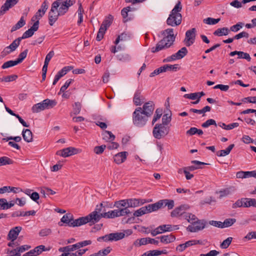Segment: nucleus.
<instances>
[{
	"mask_svg": "<svg viewBox=\"0 0 256 256\" xmlns=\"http://www.w3.org/2000/svg\"><path fill=\"white\" fill-rule=\"evenodd\" d=\"M173 31L172 28H168L163 31L162 34L165 36L156 44V46L151 48V52L156 53L170 48L173 44L176 38Z\"/></svg>",
	"mask_w": 256,
	"mask_h": 256,
	"instance_id": "nucleus-1",
	"label": "nucleus"
},
{
	"mask_svg": "<svg viewBox=\"0 0 256 256\" xmlns=\"http://www.w3.org/2000/svg\"><path fill=\"white\" fill-rule=\"evenodd\" d=\"M160 68L163 72H166L167 71L176 72L180 69L178 64H175L174 65L166 64L160 66Z\"/></svg>",
	"mask_w": 256,
	"mask_h": 256,
	"instance_id": "nucleus-24",
	"label": "nucleus"
},
{
	"mask_svg": "<svg viewBox=\"0 0 256 256\" xmlns=\"http://www.w3.org/2000/svg\"><path fill=\"white\" fill-rule=\"evenodd\" d=\"M170 128L160 123L156 124L152 130V135L155 138L160 140L168 134Z\"/></svg>",
	"mask_w": 256,
	"mask_h": 256,
	"instance_id": "nucleus-4",
	"label": "nucleus"
},
{
	"mask_svg": "<svg viewBox=\"0 0 256 256\" xmlns=\"http://www.w3.org/2000/svg\"><path fill=\"white\" fill-rule=\"evenodd\" d=\"M252 238L256 239V231L249 232L243 238L244 241L250 240Z\"/></svg>",
	"mask_w": 256,
	"mask_h": 256,
	"instance_id": "nucleus-55",
	"label": "nucleus"
},
{
	"mask_svg": "<svg viewBox=\"0 0 256 256\" xmlns=\"http://www.w3.org/2000/svg\"><path fill=\"white\" fill-rule=\"evenodd\" d=\"M18 2V0H6L4 4L2 6L0 12H6L12 6H14Z\"/></svg>",
	"mask_w": 256,
	"mask_h": 256,
	"instance_id": "nucleus-23",
	"label": "nucleus"
},
{
	"mask_svg": "<svg viewBox=\"0 0 256 256\" xmlns=\"http://www.w3.org/2000/svg\"><path fill=\"white\" fill-rule=\"evenodd\" d=\"M132 8L130 6L124 8L121 11V14L124 18H126L128 16V12L132 10Z\"/></svg>",
	"mask_w": 256,
	"mask_h": 256,
	"instance_id": "nucleus-64",
	"label": "nucleus"
},
{
	"mask_svg": "<svg viewBox=\"0 0 256 256\" xmlns=\"http://www.w3.org/2000/svg\"><path fill=\"white\" fill-rule=\"evenodd\" d=\"M30 248V246L28 245H24V246H20L19 248H17L12 250L11 252H15V254L18 253V254H20V256L21 252H23L25 250H28Z\"/></svg>",
	"mask_w": 256,
	"mask_h": 256,
	"instance_id": "nucleus-42",
	"label": "nucleus"
},
{
	"mask_svg": "<svg viewBox=\"0 0 256 256\" xmlns=\"http://www.w3.org/2000/svg\"><path fill=\"white\" fill-rule=\"evenodd\" d=\"M103 139L107 141H112L115 138V136L110 131L106 130L103 133Z\"/></svg>",
	"mask_w": 256,
	"mask_h": 256,
	"instance_id": "nucleus-39",
	"label": "nucleus"
},
{
	"mask_svg": "<svg viewBox=\"0 0 256 256\" xmlns=\"http://www.w3.org/2000/svg\"><path fill=\"white\" fill-rule=\"evenodd\" d=\"M154 109V104L152 102L150 101L145 103L142 108V111L148 117L150 116Z\"/></svg>",
	"mask_w": 256,
	"mask_h": 256,
	"instance_id": "nucleus-16",
	"label": "nucleus"
},
{
	"mask_svg": "<svg viewBox=\"0 0 256 256\" xmlns=\"http://www.w3.org/2000/svg\"><path fill=\"white\" fill-rule=\"evenodd\" d=\"M39 26V22L36 20L33 26L29 28L28 30H26L22 34V37H20L21 40L25 39L30 37H31L34 34V32H36Z\"/></svg>",
	"mask_w": 256,
	"mask_h": 256,
	"instance_id": "nucleus-15",
	"label": "nucleus"
},
{
	"mask_svg": "<svg viewBox=\"0 0 256 256\" xmlns=\"http://www.w3.org/2000/svg\"><path fill=\"white\" fill-rule=\"evenodd\" d=\"M232 237H228L226 240H224L220 244L221 248H226L230 245L232 242Z\"/></svg>",
	"mask_w": 256,
	"mask_h": 256,
	"instance_id": "nucleus-58",
	"label": "nucleus"
},
{
	"mask_svg": "<svg viewBox=\"0 0 256 256\" xmlns=\"http://www.w3.org/2000/svg\"><path fill=\"white\" fill-rule=\"evenodd\" d=\"M188 52L186 47H183L181 49H180L176 54V56H178V58L179 60L182 58L184 56H186Z\"/></svg>",
	"mask_w": 256,
	"mask_h": 256,
	"instance_id": "nucleus-47",
	"label": "nucleus"
},
{
	"mask_svg": "<svg viewBox=\"0 0 256 256\" xmlns=\"http://www.w3.org/2000/svg\"><path fill=\"white\" fill-rule=\"evenodd\" d=\"M46 109H49L56 106L57 102L55 100L46 99L42 102Z\"/></svg>",
	"mask_w": 256,
	"mask_h": 256,
	"instance_id": "nucleus-27",
	"label": "nucleus"
},
{
	"mask_svg": "<svg viewBox=\"0 0 256 256\" xmlns=\"http://www.w3.org/2000/svg\"><path fill=\"white\" fill-rule=\"evenodd\" d=\"M172 120L171 116H168V114H164L162 118V122L160 124L165 126H168Z\"/></svg>",
	"mask_w": 256,
	"mask_h": 256,
	"instance_id": "nucleus-49",
	"label": "nucleus"
},
{
	"mask_svg": "<svg viewBox=\"0 0 256 256\" xmlns=\"http://www.w3.org/2000/svg\"><path fill=\"white\" fill-rule=\"evenodd\" d=\"M106 148V145H102L100 146H96L94 148V152L97 154H102Z\"/></svg>",
	"mask_w": 256,
	"mask_h": 256,
	"instance_id": "nucleus-63",
	"label": "nucleus"
},
{
	"mask_svg": "<svg viewBox=\"0 0 256 256\" xmlns=\"http://www.w3.org/2000/svg\"><path fill=\"white\" fill-rule=\"evenodd\" d=\"M145 199L129 198L128 199L127 204L128 208H136L146 202Z\"/></svg>",
	"mask_w": 256,
	"mask_h": 256,
	"instance_id": "nucleus-17",
	"label": "nucleus"
},
{
	"mask_svg": "<svg viewBox=\"0 0 256 256\" xmlns=\"http://www.w3.org/2000/svg\"><path fill=\"white\" fill-rule=\"evenodd\" d=\"M244 25V24L242 22H239L235 25L232 26L230 28V31H232L233 32H237L240 28H242Z\"/></svg>",
	"mask_w": 256,
	"mask_h": 256,
	"instance_id": "nucleus-52",
	"label": "nucleus"
},
{
	"mask_svg": "<svg viewBox=\"0 0 256 256\" xmlns=\"http://www.w3.org/2000/svg\"><path fill=\"white\" fill-rule=\"evenodd\" d=\"M184 218L188 222L192 224L195 223L196 220H198V218L195 216V215L190 213L184 214Z\"/></svg>",
	"mask_w": 256,
	"mask_h": 256,
	"instance_id": "nucleus-36",
	"label": "nucleus"
},
{
	"mask_svg": "<svg viewBox=\"0 0 256 256\" xmlns=\"http://www.w3.org/2000/svg\"><path fill=\"white\" fill-rule=\"evenodd\" d=\"M160 239L162 242L167 244L174 242L176 238L172 234H169L161 236Z\"/></svg>",
	"mask_w": 256,
	"mask_h": 256,
	"instance_id": "nucleus-29",
	"label": "nucleus"
},
{
	"mask_svg": "<svg viewBox=\"0 0 256 256\" xmlns=\"http://www.w3.org/2000/svg\"><path fill=\"white\" fill-rule=\"evenodd\" d=\"M22 135L24 140L27 142H30L32 141V134L29 129H24L22 132Z\"/></svg>",
	"mask_w": 256,
	"mask_h": 256,
	"instance_id": "nucleus-25",
	"label": "nucleus"
},
{
	"mask_svg": "<svg viewBox=\"0 0 256 256\" xmlns=\"http://www.w3.org/2000/svg\"><path fill=\"white\" fill-rule=\"evenodd\" d=\"M236 190L234 186L226 188L220 190L218 193L220 194V198H222L223 197L226 196L230 194L232 192H234Z\"/></svg>",
	"mask_w": 256,
	"mask_h": 256,
	"instance_id": "nucleus-32",
	"label": "nucleus"
},
{
	"mask_svg": "<svg viewBox=\"0 0 256 256\" xmlns=\"http://www.w3.org/2000/svg\"><path fill=\"white\" fill-rule=\"evenodd\" d=\"M154 204H148L145 206H143L140 208L138 209V210H136L133 215V217H131L130 218H128L126 222V223H130L132 222L135 219L136 217H139L140 216L144 214H148L150 212H152L155 211V210L154 209Z\"/></svg>",
	"mask_w": 256,
	"mask_h": 256,
	"instance_id": "nucleus-8",
	"label": "nucleus"
},
{
	"mask_svg": "<svg viewBox=\"0 0 256 256\" xmlns=\"http://www.w3.org/2000/svg\"><path fill=\"white\" fill-rule=\"evenodd\" d=\"M60 0L54 1L52 4L51 8L48 12V22L50 26H52L58 19V16H60L58 8L60 6Z\"/></svg>",
	"mask_w": 256,
	"mask_h": 256,
	"instance_id": "nucleus-6",
	"label": "nucleus"
},
{
	"mask_svg": "<svg viewBox=\"0 0 256 256\" xmlns=\"http://www.w3.org/2000/svg\"><path fill=\"white\" fill-rule=\"evenodd\" d=\"M230 32V30L228 28H218L214 32V34L218 36H227Z\"/></svg>",
	"mask_w": 256,
	"mask_h": 256,
	"instance_id": "nucleus-26",
	"label": "nucleus"
},
{
	"mask_svg": "<svg viewBox=\"0 0 256 256\" xmlns=\"http://www.w3.org/2000/svg\"><path fill=\"white\" fill-rule=\"evenodd\" d=\"M206 222L204 220H196L195 223L192 224V226H189L188 230L190 232H197L203 230L206 226Z\"/></svg>",
	"mask_w": 256,
	"mask_h": 256,
	"instance_id": "nucleus-13",
	"label": "nucleus"
},
{
	"mask_svg": "<svg viewBox=\"0 0 256 256\" xmlns=\"http://www.w3.org/2000/svg\"><path fill=\"white\" fill-rule=\"evenodd\" d=\"M18 190V188L11 187L10 186H4L0 188V194H4L5 192H12L14 193H16V191H14V190Z\"/></svg>",
	"mask_w": 256,
	"mask_h": 256,
	"instance_id": "nucleus-41",
	"label": "nucleus"
},
{
	"mask_svg": "<svg viewBox=\"0 0 256 256\" xmlns=\"http://www.w3.org/2000/svg\"><path fill=\"white\" fill-rule=\"evenodd\" d=\"M182 6L180 1L176 4L166 20L168 25L172 26H179L182 21V16L180 12L182 11Z\"/></svg>",
	"mask_w": 256,
	"mask_h": 256,
	"instance_id": "nucleus-2",
	"label": "nucleus"
},
{
	"mask_svg": "<svg viewBox=\"0 0 256 256\" xmlns=\"http://www.w3.org/2000/svg\"><path fill=\"white\" fill-rule=\"evenodd\" d=\"M112 20L113 16L112 15L109 14L105 18L100 28H102L103 29L106 28V30L111 25Z\"/></svg>",
	"mask_w": 256,
	"mask_h": 256,
	"instance_id": "nucleus-28",
	"label": "nucleus"
},
{
	"mask_svg": "<svg viewBox=\"0 0 256 256\" xmlns=\"http://www.w3.org/2000/svg\"><path fill=\"white\" fill-rule=\"evenodd\" d=\"M244 208L253 206L256 208V200L255 198H244Z\"/></svg>",
	"mask_w": 256,
	"mask_h": 256,
	"instance_id": "nucleus-33",
	"label": "nucleus"
},
{
	"mask_svg": "<svg viewBox=\"0 0 256 256\" xmlns=\"http://www.w3.org/2000/svg\"><path fill=\"white\" fill-rule=\"evenodd\" d=\"M234 144H230L226 150H220L216 152V155L218 156H224L228 154L234 148Z\"/></svg>",
	"mask_w": 256,
	"mask_h": 256,
	"instance_id": "nucleus-31",
	"label": "nucleus"
},
{
	"mask_svg": "<svg viewBox=\"0 0 256 256\" xmlns=\"http://www.w3.org/2000/svg\"><path fill=\"white\" fill-rule=\"evenodd\" d=\"M80 218L74 220V216L70 213H68L64 214L62 218L60 219V222L58 223L59 226H62V224L60 222L66 224V226L70 227L79 226H81L80 220Z\"/></svg>",
	"mask_w": 256,
	"mask_h": 256,
	"instance_id": "nucleus-7",
	"label": "nucleus"
},
{
	"mask_svg": "<svg viewBox=\"0 0 256 256\" xmlns=\"http://www.w3.org/2000/svg\"><path fill=\"white\" fill-rule=\"evenodd\" d=\"M149 238H144L140 239H137L134 242V245L136 246H140L142 245H145L148 244Z\"/></svg>",
	"mask_w": 256,
	"mask_h": 256,
	"instance_id": "nucleus-37",
	"label": "nucleus"
},
{
	"mask_svg": "<svg viewBox=\"0 0 256 256\" xmlns=\"http://www.w3.org/2000/svg\"><path fill=\"white\" fill-rule=\"evenodd\" d=\"M127 202L128 199L116 201L114 203V206L118 208H120V206L126 208L128 207Z\"/></svg>",
	"mask_w": 256,
	"mask_h": 256,
	"instance_id": "nucleus-51",
	"label": "nucleus"
},
{
	"mask_svg": "<svg viewBox=\"0 0 256 256\" xmlns=\"http://www.w3.org/2000/svg\"><path fill=\"white\" fill-rule=\"evenodd\" d=\"M189 208V206L188 204L182 205L176 208L171 212V216L172 217H178L181 216L184 218V215L186 212L185 210Z\"/></svg>",
	"mask_w": 256,
	"mask_h": 256,
	"instance_id": "nucleus-14",
	"label": "nucleus"
},
{
	"mask_svg": "<svg viewBox=\"0 0 256 256\" xmlns=\"http://www.w3.org/2000/svg\"><path fill=\"white\" fill-rule=\"evenodd\" d=\"M28 52V50L26 49L19 54L18 58L16 60L18 64L22 62V61L26 58Z\"/></svg>",
	"mask_w": 256,
	"mask_h": 256,
	"instance_id": "nucleus-56",
	"label": "nucleus"
},
{
	"mask_svg": "<svg viewBox=\"0 0 256 256\" xmlns=\"http://www.w3.org/2000/svg\"><path fill=\"white\" fill-rule=\"evenodd\" d=\"M83 12H84V10L82 8V4H80L78 9V18H79V20L78 21V24H80L83 21V16H82Z\"/></svg>",
	"mask_w": 256,
	"mask_h": 256,
	"instance_id": "nucleus-53",
	"label": "nucleus"
},
{
	"mask_svg": "<svg viewBox=\"0 0 256 256\" xmlns=\"http://www.w3.org/2000/svg\"><path fill=\"white\" fill-rule=\"evenodd\" d=\"M211 125H214L215 126H217L215 120L213 119L208 120L206 122L202 124V126L203 128H208Z\"/></svg>",
	"mask_w": 256,
	"mask_h": 256,
	"instance_id": "nucleus-61",
	"label": "nucleus"
},
{
	"mask_svg": "<svg viewBox=\"0 0 256 256\" xmlns=\"http://www.w3.org/2000/svg\"><path fill=\"white\" fill-rule=\"evenodd\" d=\"M160 227H162V228L160 229V230L162 232V234L166 232H171L178 228V226H172L170 224H163L158 226V228Z\"/></svg>",
	"mask_w": 256,
	"mask_h": 256,
	"instance_id": "nucleus-30",
	"label": "nucleus"
},
{
	"mask_svg": "<svg viewBox=\"0 0 256 256\" xmlns=\"http://www.w3.org/2000/svg\"><path fill=\"white\" fill-rule=\"evenodd\" d=\"M78 149L73 147H68L66 148H64L62 150L57 151L56 152V154L58 156H62L64 158H66L72 156L73 154H78Z\"/></svg>",
	"mask_w": 256,
	"mask_h": 256,
	"instance_id": "nucleus-12",
	"label": "nucleus"
},
{
	"mask_svg": "<svg viewBox=\"0 0 256 256\" xmlns=\"http://www.w3.org/2000/svg\"><path fill=\"white\" fill-rule=\"evenodd\" d=\"M118 59L120 61L126 62L130 59V57L128 54H119L117 56Z\"/></svg>",
	"mask_w": 256,
	"mask_h": 256,
	"instance_id": "nucleus-59",
	"label": "nucleus"
},
{
	"mask_svg": "<svg viewBox=\"0 0 256 256\" xmlns=\"http://www.w3.org/2000/svg\"><path fill=\"white\" fill-rule=\"evenodd\" d=\"M73 112L74 114H78L81 110V104L80 102H76L74 103V104L73 106Z\"/></svg>",
	"mask_w": 256,
	"mask_h": 256,
	"instance_id": "nucleus-62",
	"label": "nucleus"
},
{
	"mask_svg": "<svg viewBox=\"0 0 256 256\" xmlns=\"http://www.w3.org/2000/svg\"><path fill=\"white\" fill-rule=\"evenodd\" d=\"M103 218H113L118 217L117 210H110L107 212H103Z\"/></svg>",
	"mask_w": 256,
	"mask_h": 256,
	"instance_id": "nucleus-38",
	"label": "nucleus"
},
{
	"mask_svg": "<svg viewBox=\"0 0 256 256\" xmlns=\"http://www.w3.org/2000/svg\"><path fill=\"white\" fill-rule=\"evenodd\" d=\"M52 233V230L49 228H44L41 230L39 232V235L44 237L50 235Z\"/></svg>",
	"mask_w": 256,
	"mask_h": 256,
	"instance_id": "nucleus-57",
	"label": "nucleus"
},
{
	"mask_svg": "<svg viewBox=\"0 0 256 256\" xmlns=\"http://www.w3.org/2000/svg\"><path fill=\"white\" fill-rule=\"evenodd\" d=\"M162 109L158 108L156 110L155 112V114L152 120V124H154L158 120H159L162 115Z\"/></svg>",
	"mask_w": 256,
	"mask_h": 256,
	"instance_id": "nucleus-46",
	"label": "nucleus"
},
{
	"mask_svg": "<svg viewBox=\"0 0 256 256\" xmlns=\"http://www.w3.org/2000/svg\"><path fill=\"white\" fill-rule=\"evenodd\" d=\"M220 21V18H208L204 20V22L208 24H216Z\"/></svg>",
	"mask_w": 256,
	"mask_h": 256,
	"instance_id": "nucleus-50",
	"label": "nucleus"
},
{
	"mask_svg": "<svg viewBox=\"0 0 256 256\" xmlns=\"http://www.w3.org/2000/svg\"><path fill=\"white\" fill-rule=\"evenodd\" d=\"M22 230V228L20 226L12 228L8 234L7 239L12 241H14L17 238Z\"/></svg>",
	"mask_w": 256,
	"mask_h": 256,
	"instance_id": "nucleus-19",
	"label": "nucleus"
},
{
	"mask_svg": "<svg viewBox=\"0 0 256 256\" xmlns=\"http://www.w3.org/2000/svg\"><path fill=\"white\" fill-rule=\"evenodd\" d=\"M237 54L238 58H244L250 62L251 60L250 56L246 52H244L241 51H234L230 53V56H233Z\"/></svg>",
	"mask_w": 256,
	"mask_h": 256,
	"instance_id": "nucleus-22",
	"label": "nucleus"
},
{
	"mask_svg": "<svg viewBox=\"0 0 256 256\" xmlns=\"http://www.w3.org/2000/svg\"><path fill=\"white\" fill-rule=\"evenodd\" d=\"M26 24L24 16H22L20 20L12 28V31L16 30L22 27Z\"/></svg>",
	"mask_w": 256,
	"mask_h": 256,
	"instance_id": "nucleus-43",
	"label": "nucleus"
},
{
	"mask_svg": "<svg viewBox=\"0 0 256 256\" xmlns=\"http://www.w3.org/2000/svg\"><path fill=\"white\" fill-rule=\"evenodd\" d=\"M44 110L45 108L42 102L34 104L32 108V111L34 113H38Z\"/></svg>",
	"mask_w": 256,
	"mask_h": 256,
	"instance_id": "nucleus-35",
	"label": "nucleus"
},
{
	"mask_svg": "<svg viewBox=\"0 0 256 256\" xmlns=\"http://www.w3.org/2000/svg\"><path fill=\"white\" fill-rule=\"evenodd\" d=\"M96 212H92L86 216L80 217V220L81 226L89 223L90 226H92L98 222L102 218H103L102 214H98Z\"/></svg>",
	"mask_w": 256,
	"mask_h": 256,
	"instance_id": "nucleus-5",
	"label": "nucleus"
},
{
	"mask_svg": "<svg viewBox=\"0 0 256 256\" xmlns=\"http://www.w3.org/2000/svg\"><path fill=\"white\" fill-rule=\"evenodd\" d=\"M128 156L127 152H120L114 156V162L118 164H120L126 160Z\"/></svg>",
	"mask_w": 256,
	"mask_h": 256,
	"instance_id": "nucleus-18",
	"label": "nucleus"
},
{
	"mask_svg": "<svg viewBox=\"0 0 256 256\" xmlns=\"http://www.w3.org/2000/svg\"><path fill=\"white\" fill-rule=\"evenodd\" d=\"M196 32V31L195 28H192L186 32L184 42L187 46H190L194 42Z\"/></svg>",
	"mask_w": 256,
	"mask_h": 256,
	"instance_id": "nucleus-10",
	"label": "nucleus"
},
{
	"mask_svg": "<svg viewBox=\"0 0 256 256\" xmlns=\"http://www.w3.org/2000/svg\"><path fill=\"white\" fill-rule=\"evenodd\" d=\"M154 204V206L155 210V211L158 210V209L163 208L164 206H168V210L172 209L174 206V201L172 200H160L157 202H156Z\"/></svg>",
	"mask_w": 256,
	"mask_h": 256,
	"instance_id": "nucleus-11",
	"label": "nucleus"
},
{
	"mask_svg": "<svg viewBox=\"0 0 256 256\" xmlns=\"http://www.w3.org/2000/svg\"><path fill=\"white\" fill-rule=\"evenodd\" d=\"M8 202L6 198H0V210H4L8 209Z\"/></svg>",
	"mask_w": 256,
	"mask_h": 256,
	"instance_id": "nucleus-60",
	"label": "nucleus"
},
{
	"mask_svg": "<svg viewBox=\"0 0 256 256\" xmlns=\"http://www.w3.org/2000/svg\"><path fill=\"white\" fill-rule=\"evenodd\" d=\"M110 247H107L106 248L99 250L98 252L92 254L90 256H106L111 251Z\"/></svg>",
	"mask_w": 256,
	"mask_h": 256,
	"instance_id": "nucleus-34",
	"label": "nucleus"
},
{
	"mask_svg": "<svg viewBox=\"0 0 256 256\" xmlns=\"http://www.w3.org/2000/svg\"><path fill=\"white\" fill-rule=\"evenodd\" d=\"M13 164L14 161L8 157L2 156L0 158V166Z\"/></svg>",
	"mask_w": 256,
	"mask_h": 256,
	"instance_id": "nucleus-40",
	"label": "nucleus"
},
{
	"mask_svg": "<svg viewBox=\"0 0 256 256\" xmlns=\"http://www.w3.org/2000/svg\"><path fill=\"white\" fill-rule=\"evenodd\" d=\"M148 116L142 111V108H137L132 114V121L134 124L138 127H142L146 123Z\"/></svg>",
	"mask_w": 256,
	"mask_h": 256,
	"instance_id": "nucleus-3",
	"label": "nucleus"
},
{
	"mask_svg": "<svg viewBox=\"0 0 256 256\" xmlns=\"http://www.w3.org/2000/svg\"><path fill=\"white\" fill-rule=\"evenodd\" d=\"M144 98L141 95V92L137 90L134 93L133 102L135 105L140 106L144 102Z\"/></svg>",
	"mask_w": 256,
	"mask_h": 256,
	"instance_id": "nucleus-21",
	"label": "nucleus"
},
{
	"mask_svg": "<svg viewBox=\"0 0 256 256\" xmlns=\"http://www.w3.org/2000/svg\"><path fill=\"white\" fill-rule=\"evenodd\" d=\"M16 64H18L16 60H9L5 62L2 66V69H5L14 66Z\"/></svg>",
	"mask_w": 256,
	"mask_h": 256,
	"instance_id": "nucleus-54",
	"label": "nucleus"
},
{
	"mask_svg": "<svg viewBox=\"0 0 256 256\" xmlns=\"http://www.w3.org/2000/svg\"><path fill=\"white\" fill-rule=\"evenodd\" d=\"M236 222V219L235 218H226L222 222V226H224V228L230 227Z\"/></svg>",
	"mask_w": 256,
	"mask_h": 256,
	"instance_id": "nucleus-48",
	"label": "nucleus"
},
{
	"mask_svg": "<svg viewBox=\"0 0 256 256\" xmlns=\"http://www.w3.org/2000/svg\"><path fill=\"white\" fill-rule=\"evenodd\" d=\"M128 207L124 208L117 210L118 217L130 214V210H128Z\"/></svg>",
	"mask_w": 256,
	"mask_h": 256,
	"instance_id": "nucleus-44",
	"label": "nucleus"
},
{
	"mask_svg": "<svg viewBox=\"0 0 256 256\" xmlns=\"http://www.w3.org/2000/svg\"><path fill=\"white\" fill-rule=\"evenodd\" d=\"M72 68V66H65L60 71H59L57 74L55 76L54 79L52 82L53 85H55L56 82L58 81V80L66 73L70 70Z\"/></svg>",
	"mask_w": 256,
	"mask_h": 256,
	"instance_id": "nucleus-20",
	"label": "nucleus"
},
{
	"mask_svg": "<svg viewBox=\"0 0 256 256\" xmlns=\"http://www.w3.org/2000/svg\"><path fill=\"white\" fill-rule=\"evenodd\" d=\"M21 40H22L20 38H16L12 42L8 47L9 48V49L12 50V51L13 52L20 45Z\"/></svg>",
	"mask_w": 256,
	"mask_h": 256,
	"instance_id": "nucleus-45",
	"label": "nucleus"
},
{
	"mask_svg": "<svg viewBox=\"0 0 256 256\" xmlns=\"http://www.w3.org/2000/svg\"><path fill=\"white\" fill-rule=\"evenodd\" d=\"M124 233L122 232H116L110 233L104 236L99 237L98 238L97 240L99 242L102 240H103L104 242L118 241L124 238Z\"/></svg>",
	"mask_w": 256,
	"mask_h": 256,
	"instance_id": "nucleus-9",
	"label": "nucleus"
}]
</instances>
